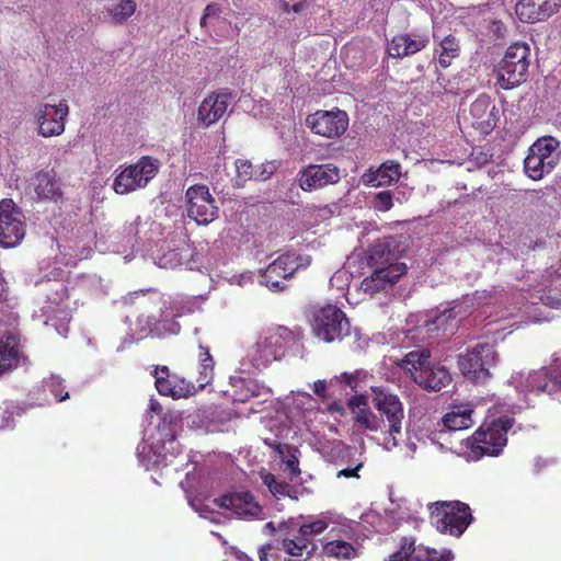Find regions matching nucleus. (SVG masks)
Listing matches in <instances>:
<instances>
[{
  "label": "nucleus",
  "instance_id": "1",
  "mask_svg": "<svg viewBox=\"0 0 561 561\" xmlns=\"http://www.w3.org/2000/svg\"><path fill=\"white\" fill-rule=\"evenodd\" d=\"M514 405L496 404L495 413L502 415L484 421L476 432L466 439L468 459L478 461L483 457H497L507 445V433L513 427L515 420L512 416Z\"/></svg>",
  "mask_w": 561,
  "mask_h": 561
},
{
  "label": "nucleus",
  "instance_id": "2",
  "mask_svg": "<svg viewBox=\"0 0 561 561\" xmlns=\"http://www.w3.org/2000/svg\"><path fill=\"white\" fill-rule=\"evenodd\" d=\"M371 403L375 424L366 427L370 432L383 434L387 448L397 447L402 437V424L404 420V407L398 394L383 386H371Z\"/></svg>",
  "mask_w": 561,
  "mask_h": 561
},
{
  "label": "nucleus",
  "instance_id": "3",
  "mask_svg": "<svg viewBox=\"0 0 561 561\" xmlns=\"http://www.w3.org/2000/svg\"><path fill=\"white\" fill-rule=\"evenodd\" d=\"M401 367L423 390L438 392L451 382L449 370L431 359L426 350L409 352L402 359Z\"/></svg>",
  "mask_w": 561,
  "mask_h": 561
},
{
  "label": "nucleus",
  "instance_id": "4",
  "mask_svg": "<svg viewBox=\"0 0 561 561\" xmlns=\"http://www.w3.org/2000/svg\"><path fill=\"white\" fill-rule=\"evenodd\" d=\"M430 518L444 535L459 538L473 522L470 506L461 501H437L428 504Z\"/></svg>",
  "mask_w": 561,
  "mask_h": 561
},
{
  "label": "nucleus",
  "instance_id": "5",
  "mask_svg": "<svg viewBox=\"0 0 561 561\" xmlns=\"http://www.w3.org/2000/svg\"><path fill=\"white\" fill-rule=\"evenodd\" d=\"M530 47L524 42L510 45L496 69L497 84L511 90L526 81L530 65Z\"/></svg>",
  "mask_w": 561,
  "mask_h": 561
},
{
  "label": "nucleus",
  "instance_id": "6",
  "mask_svg": "<svg viewBox=\"0 0 561 561\" xmlns=\"http://www.w3.org/2000/svg\"><path fill=\"white\" fill-rule=\"evenodd\" d=\"M559 146L560 141L552 136L538 138L529 147L524 160L526 175L534 181H539L551 173L560 162V153L557 152Z\"/></svg>",
  "mask_w": 561,
  "mask_h": 561
},
{
  "label": "nucleus",
  "instance_id": "7",
  "mask_svg": "<svg viewBox=\"0 0 561 561\" xmlns=\"http://www.w3.org/2000/svg\"><path fill=\"white\" fill-rule=\"evenodd\" d=\"M297 341V335L291 330L279 327L268 330L260 336L253 347L251 362L256 368L266 367L274 360L285 356L287 350Z\"/></svg>",
  "mask_w": 561,
  "mask_h": 561
},
{
  "label": "nucleus",
  "instance_id": "8",
  "mask_svg": "<svg viewBox=\"0 0 561 561\" xmlns=\"http://www.w3.org/2000/svg\"><path fill=\"white\" fill-rule=\"evenodd\" d=\"M517 389L523 393L527 405L541 394L554 397L561 393V363H554L533 370L520 380Z\"/></svg>",
  "mask_w": 561,
  "mask_h": 561
},
{
  "label": "nucleus",
  "instance_id": "9",
  "mask_svg": "<svg viewBox=\"0 0 561 561\" xmlns=\"http://www.w3.org/2000/svg\"><path fill=\"white\" fill-rule=\"evenodd\" d=\"M311 263L309 255L286 253L274 260L260 275V283L272 291L285 290L287 282L299 270H306Z\"/></svg>",
  "mask_w": 561,
  "mask_h": 561
},
{
  "label": "nucleus",
  "instance_id": "10",
  "mask_svg": "<svg viewBox=\"0 0 561 561\" xmlns=\"http://www.w3.org/2000/svg\"><path fill=\"white\" fill-rule=\"evenodd\" d=\"M311 328L314 335L325 343L342 341L351 331L346 314L333 305H327L313 312Z\"/></svg>",
  "mask_w": 561,
  "mask_h": 561
},
{
  "label": "nucleus",
  "instance_id": "11",
  "mask_svg": "<svg viewBox=\"0 0 561 561\" xmlns=\"http://www.w3.org/2000/svg\"><path fill=\"white\" fill-rule=\"evenodd\" d=\"M496 352L490 343H479L458 357L462 375L476 382H484L490 377V368L495 365Z\"/></svg>",
  "mask_w": 561,
  "mask_h": 561
},
{
  "label": "nucleus",
  "instance_id": "12",
  "mask_svg": "<svg viewBox=\"0 0 561 561\" xmlns=\"http://www.w3.org/2000/svg\"><path fill=\"white\" fill-rule=\"evenodd\" d=\"M158 171L159 161L150 156H144L115 176L113 188L121 195L142 188L157 175Z\"/></svg>",
  "mask_w": 561,
  "mask_h": 561
},
{
  "label": "nucleus",
  "instance_id": "13",
  "mask_svg": "<svg viewBox=\"0 0 561 561\" xmlns=\"http://www.w3.org/2000/svg\"><path fill=\"white\" fill-rule=\"evenodd\" d=\"M24 236V215L20 207L10 198L0 201V247L14 248Z\"/></svg>",
  "mask_w": 561,
  "mask_h": 561
},
{
  "label": "nucleus",
  "instance_id": "14",
  "mask_svg": "<svg viewBox=\"0 0 561 561\" xmlns=\"http://www.w3.org/2000/svg\"><path fill=\"white\" fill-rule=\"evenodd\" d=\"M187 216L198 225H208L218 216V206L205 184L190 186L185 193Z\"/></svg>",
  "mask_w": 561,
  "mask_h": 561
},
{
  "label": "nucleus",
  "instance_id": "15",
  "mask_svg": "<svg viewBox=\"0 0 561 561\" xmlns=\"http://www.w3.org/2000/svg\"><path fill=\"white\" fill-rule=\"evenodd\" d=\"M69 106L66 100L58 104L42 103L35 110L38 135L44 138L59 136L65 131Z\"/></svg>",
  "mask_w": 561,
  "mask_h": 561
},
{
  "label": "nucleus",
  "instance_id": "16",
  "mask_svg": "<svg viewBox=\"0 0 561 561\" xmlns=\"http://www.w3.org/2000/svg\"><path fill=\"white\" fill-rule=\"evenodd\" d=\"M341 180V171L334 163L309 164L297 174V182L304 192H313L334 185Z\"/></svg>",
  "mask_w": 561,
  "mask_h": 561
},
{
  "label": "nucleus",
  "instance_id": "17",
  "mask_svg": "<svg viewBox=\"0 0 561 561\" xmlns=\"http://www.w3.org/2000/svg\"><path fill=\"white\" fill-rule=\"evenodd\" d=\"M306 124L317 135L327 138L340 137L348 127V116L342 110H319L307 116Z\"/></svg>",
  "mask_w": 561,
  "mask_h": 561
},
{
  "label": "nucleus",
  "instance_id": "18",
  "mask_svg": "<svg viewBox=\"0 0 561 561\" xmlns=\"http://www.w3.org/2000/svg\"><path fill=\"white\" fill-rule=\"evenodd\" d=\"M306 545L302 541L287 534L284 537L277 536L259 550L260 561H297L288 558L302 557L306 552Z\"/></svg>",
  "mask_w": 561,
  "mask_h": 561
},
{
  "label": "nucleus",
  "instance_id": "19",
  "mask_svg": "<svg viewBox=\"0 0 561 561\" xmlns=\"http://www.w3.org/2000/svg\"><path fill=\"white\" fill-rule=\"evenodd\" d=\"M215 504L247 519L261 518L263 508L250 491L232 492L215 499Z\"/></svg>",
  "mask_w": 561,
  "mask_h": 561
},
{
  "label": "nucleus",
  "instance_id": "20",
  "mask_svg": "<svg viewBox=\"0 0 561 561\" xmlns=\"http://www.w3.org/2000/svg\"><path fill=\"white\" fill-rule=\"evenodd\" d=\"M231 100L228 89H219L209 93L197 108V122L203 128L219 122L227 113Z\"/></svg>",
  "mask_w": 561,
  "mask_h": 561
},
{
  "label": "nucleus",
  "instance_id": "21",
  "mask_svg": "<svg viewBox=\"0 0 561 561\" xmlns=\"http://www.w3.org/2000/svg\"><path fill=\"white\" fill-rule=\"evenodd\" d=\"M497 110L486 94H480L470 105L469 118L471 126L481 135L486 136L495 128Z\"/></svg>",
  "mask_w": 561,
  "mask_h": 561
},
{
  "label": "nucleus",
  "instance_id": "22",
  "mask_svg": "<svg viewBox=\"0 0 561 561\" xmlns=\"http://www.w3.org/2000/svg\"><path fill=\"white\" fill-rule=\"evenodd\" d=\"M561 8V0H518L515 13L523 23H538L548 20Z\"/></svg>",
  "mask_w": 561,
  "mask_h": 561
},
{
  "label": "nucleus",
  "instance_id": "23",
  "mask_svg": "<svg viewBox=\"0 0 561 561\" xmlns=\"http://www.w3.org/2000/svg\"><path fill=\"white\" fill-rule=\"evenodd\" d=\"M27 357L18 334L9 333L0 339V376L23 366Z\"/></svg>",
  "mask_w": 561,
  "mask_h": 561
},
{
  "label": "nucleus",
  "instance_id": "24",
  "mask_svg": "<svg viewBox=\"0 0 561 561\" xmlns=\"http://www.w3.org/2000/svg\"><path fill=\"white\" fill-rule=\"evenodd\" d=\"M407 273L405 264H394L388 268L375 270L370 276L360 283V289L368 295H374L397 283Z\"/></svg>",
  "mask_w": 561,
  "mask_h": 561
},
{
  "label": "nucleus",
  "instance_id": "25",
  "mask_svg": "<svg viewBox=\"0 0 561 561\" xmlns=\"http://www.w3.org/2000/svg\"><path fill=\"white\" fill-rule=\"evenodd\" d=\"M430 43L425 34H399L392 37L388 44V54L392 58H403L424 49Z\"/></svg>",
  "mask_w": 561,
  "mask_h": 561
},
{
  "label": "nucleus",
  "instance_id": "26",
  "mask_svg": "<svg viewBox=\"0 0 561 561\" xmlns=\"http://www.w3.org/2000/svg\"><path fill=\"white\" fill-rule=\"evenodd\" d=\"M227 393L233 402H247L251 398L262 397L268 393V390L259 385L256 380L243 377H231L230 388Z\"/></svg>",
  "mask_w": 561,
  "mask_h": 561
},
{
  "label": "nucleus",
  "instance_id": "27",
  "mask_svg": "<svg viewBox=\"0 0 561 561\" xmlns=\"http://www.w3.org/2000/svg\"><path fill=\"white\" fill-rule=\"evenodd\" d=\"M237 180L244 183L248 181H265L276 172V165L273 162L253 164L247 159H237L234 162Z\"/></svg>",
  "mask_w": 561,
  "mask_h": 561
},
{
  "label": "nucleus",
  "instance_id": "28",
  "mask_svg": "<svg viewBox=\"0 0 561 561\" xmlns=\"http://www.w3.org/2000/svg\"><path fill=\"white\" fill-rule=\"evenodd\" d=\"M401 176V165L393 160H387L375 171L364 174L365 183L373 186H389L399 181Z\"/></svg>",
  "mask_w": 561,
  "mask_h": 561
},
{
  "label": "nucleus",
  "instance_id": "29",
  "mask_svg": "<svg viewBox=\"0 0 561 561\" xmlns=\"http://www.w3.org/2000/svg\"><path fill=\"white\" fill-rule=\"evenodd\" d=\"M35 193L39 199L59 202L64 193L56 179L48 171H38L34 176Z\"/></svg>",
  "mask_w": 561,
  "mask_h": 561
},
{
  "label": "nucleus",
  "instance_id": "30",
  "mask_svg": "<svg viewBox=\"0 0 561 561\" xmlns=\"http://www.w3.org/2000/svg\"><path fill=\"white\" fill-rule=\"evenodd\" d=\"M473 409L470 404H454L443 417V424L450 431H461L473 425Z\"/></svg>",
  "mask_w": 561,
  "mask_h": 561
},
{
  "label": "nucleus",
  "instance_id": "31",
  "mask_svg": "<svg viewBox=\"0 0 561 561\" xmlns=\"http://www.w3.org/2000/svg\"><path fill=\"white\" fill-rule=\"evenodd\" d=\"M347 407L353 414V420L360 427H375L374 412L368 407V396L366 393H356L347 401Z\"/></svg>",
  "mask_w": 561,
  "mask_h": 561
},
{
  "label": "nucleus",
  "instance_id": "32",
  "mask_svg": "<svg viewBox=\"0 0 561 561\" xmlns=\"http://www.w3.org/2000/svg\"><path fill=\"white\" fill-rule=\"evenodd\" d=\"M327 527L328 522L325 519H316L302 524L296 533L290 535L295 538V540L302 541V543L306 545L305 552L307 556H309L317 548L316 543L313 542V537L323 533Z\"/></svg>",
  "mask_w": 561,
  "mask_h": 561
},
{
  "label": "nucleus",
  "instance_id": "33",
  "mask_svg": "<svg viewBox=\"0 0 561 561\" xmlns=\"http://www.w3.org/2000/svg\"><path fill=\"white\" fill-rule=\"evenodd\" d=\"M387 242L378 241L369 249L368 265L375 270L388 268L390 265L401 264Z\"/></svg>",
  "mask_w": 561,
  "mask_h": 561
},
{
  "label": "nucleus",
  "instance_id": "34",
  "mask_svg": "<svg viewBox=\"0 0 561 561\" xmlns=\"http://www.w3.org/2000/svg\"><path fill=\"white\" fill-rule=\"evenodd\" d=\"M137 9V3L134 0H117L105 7V13L108 15L112 23L122 25L134 15Z\"/></svg>",
  "mask_w": 561,
  "mask_h": 561
},
{
  "label": "nucleus",
  "instance_id": "35",
  "mask_svg": "<svg viewBox=\"0 0 561 561\" xmlns=\"http://www.w3.org/2000/svg\"><path fill=\"white\" fill-rule=\"evenodd\" d=\"M438 55V64L442 68H447L451 65L453 60L460 55V44L454 35L445 36L435 48Z\"/></svg>",
  "mask_w": 561,
  "mask_h": 561
},
{
  "label": "nucleus",
  "instance_id": "36",
  "mask_svg": "<svg viewBox=\"0 0 561 561\" xmlns=\"http://www.w3.org/2000/svg\"><path fill=\"white\" fill-rule=\"evenodd\" d=\"M198 360H199V370H198V377H197V387L196 392L198 390L204 389L207 385H209L214 378V366L215 360L213 356L210 355L209 348L204 347L199 345V353H198Z\"/></svg>",
  "mask_w": 561,
  "mask_h": 561
},
{
  "label": "nucleus",
  "instance_id": "37",
  "mask_svg": "<svg viewBox=\"0 0 561 561\" xmlns=\"http://www.w3.org/2000/svg\"><path fill=\"white\" fill-rule=\"evenodd\" d=\"M157 391L161 396L172 397L173 399L188 398L196 393V387L194 386H175L173 385V376L171 378L157 377L154 380Z\"/></svg>",
  "mask_w": 561,
  "mask_h": 561
},
{
  "label": "nucleus",
  "instance_id": "38",
  "mask_svg": "<svg viewBox=\"0 0 561 561\" xmlns=\"http://www.w3.org/2000/svg\"><path fill=\"white\" fill-rule=\"evenodd\" d=\"M261 479L263 481V484L267 486L268 491L276 499L285 497V496H288L291 499L295 497L293 495V492L295 491L294 488L288 482H286L284 480H277V478L273 473H271V472L261 473Z\"/></svg>",
  "mask_w": 561,
  "mask_h": 561
},
{
  "label": "nucleus",
  "instance_id": "39",
  "mask_svg": "<svg viewBox=\"0 0 561 561\" xmlns=\"http://www.w3.org/2000/svg\"><path fill=\"white\" fill-rule=\"evenodd\" d=\"M323 551L330 556L342 559H350L355 554V548L344 540H332L323 546Z\"/></svg>",
  "mask_w": 561,
  "mask_h": 561
},
{
  "label": "nucleus",
  "instance_id": "40",
  "mask_svg": "<svg viewBox=\"0 0 561 561\" xmlns=\"http://www.w3.org/2000/svg\"><path fill=\"white\" fill-rule=\"evenodd\" d=\"M454 554L450 550L437 551L436 549L417 547L416 554L410 561H451Z\"/></svg>",
  "mask_w": 561,
  "mask_h": 561
},
{
  "label": "nucleus",
  "instance_id": "41",
  "mask_svg": "<svg viewBox=\"0 0 561 561\" xmlns=\"http://www.w3.org/2000/svg\"><path fill=\"white\" fill-rule=\"evenodd\" d=\"M367 377L368 371L357 369L354 373H342L340 376L334 377V379L355 391L359 385L367 379Z\"/></svg>",
  "mask_w": 561,
  "mask_h": 561
},
{
  "label": "nucleus",
  "instance_id": "42",
  "mask_svg": "<svg viewBox=\"0 0 561 561\" xmlns=\"http://www.w3.org/2000/svg\"><path fill=\"white\" fill-rule=\"evenodd\" d=\"M44 388L49 391L56 401L61 402L69 396L67 391H64V380L59 376H50L44 381Z\"/></svg>",
  "mask_w": 561,
  "mask_h": 561
},
{
  "label": "nucleus",
  "instance_id": "43",
  "mask_svg": "<svg viewBox=\"0 0 561 561\" xmlns=\"http://www.w3.org/2000/svg\"><path fill=\"white\" fill-rule=\"evenodd\" d=\"M373 206L376 210L386 213L393 206L392 193L390 191H381L374 197Z\"/></svg>",
  "mask_w": 561,
  "mask_h": 561
},
{
  "label": "nucleus",
  "instance_id": "44",
  "mask_svg": "<svg viewBox=\"0 0 561 561\" xmlns=\"http://www.w3.org/2000/svg\"><path fill=\"white\" fill-rule=\"evenodd\" d=\"M471 157L477 165L484 167L492 160L493 154L490 152V149L479 147L472 149Z\"/></svg>",
  "mask_w": 561,
  "mask_h": 561
},
{
  "label": "nucleus",
  "instance_id": "45",
  "mask_svg": "<svg viewBox=\"0 0 561 561\" xmlns=\"http://www.w3.org/2000/svg\"><path fill=\"white\" fill-rule=\"evenodd\" d=\"M399 550L403 553V557L407 558V561H410V559H412L417 552L415 539L412 537L402 538Z\"/></svg>",
  "mask_w": 561,
  "mask_h": 561
},
{
  "label": "nucleus",
  "instance_id": "46",
  "mask_svg": "<svg viewBox=\"0 0 561 561\" xmlns=\"http://www.w3.org/2000/svg\"><path fill=\"white\" fill-rule=\"evenodd\" d=\"M285 465H286V469L290 472L291 476L298 477L300 474L299 459L295 454H291L285 460Z\"/></svg>",
  "mask_w": 561,
  "mask_h": 561
},
{
  "label": "nucleus",
  "instance_id": "47",
  "mask_svg": "<svg viewBox=\"0 0 561 561\" xmlns=\"http://www.w3.org/2000/svg\"><path fill=\"white\" fill-rule=\"evenodd\" d=\"M14 417L13 414L0 408V430L13 428Z\"/></svg>",
  "mask_w": 561,
  "mask_h": 561
},
{
  "label": "nucleus",
  "instance_id": "48",
  "mask_svg": "<svg viewBox=\"0 0 561 561\" xmlns=\"http://www.w3.org/2000/svg\"><path fill=\"white\" fill-rule=\"evenodd\" d=\"M362 467H363V463L359 462L354 468H344V469L337 471L336 477L337 478H346V479H350V478L358 479L359 478L358 471L360 470Z\"/></svg>",
  "mask_w": 561,
  "mask_h": 561
},
{
  "label": "nucleus",
  "instance_id": "49",
  "mask_svg": "<svg viewBox=\"0 0 561 561\" xmlns=\"http://www.w3.org/2000/svg\"><path fill=\"white\" fill-rule=\"evenodd\" d=\"M313 392L322 400L329 398L328 394V382L325 380H317L313 382Z\"/></svg>",
  "mask_w": 561,
  "mask_h": 561
},
{
  "label": "nucleus",
  "instance_id": "50",
  "mask_svg": "<svg viewBox=\"0 0 561 561\" xmlns=\"http://www.w3.org/2000/svg\"><path fill=\"white\" fill-rule=\"evenodd\" d=\"M358 51H359V49L356 45L348 44L343 47L342 55H343L344 62H345L346 67H348V68L355 67V64L348 62V58L351 55L355 56Z\"/></svg>",
  "mask_w": 561,
  "mask_h": 561
},
{
  "label": "nucleus",
  "instance_id": "51",
  "mask_svg": "<svg viewBox=\"0 0 561 561\" xmlns=\"http://www.w3.org/2000/svg\"><path fill=\"white\" fill-rule=\"evenodd\" d=\"M204 12L206 13V16L218 18L221 13V8L217 3H209L206 5Z\"/></svg>",
  "mask_w": 561,
  "mask_h": 561
},
{
  "label": "nucleus",
  "instance_id": "52",
  "mask_svg": "<svg viewBox=\"0 0 561 561\" xmlns=\"http://www.w3.org/2000/svg\"><path fill=\"white\" fill-rule=\"evenodd\" d=\"M153 377L157 380V377L171 378L170 370L167 366H157L153 370Z\"/></svg>",
  "mask_w": 561,
  "mask_h": 561
},
{
  "label": "nucleus",
  "instance_id": "53",
  "mask_svg": "<svg viewBox=\"0 0 561 561\" xmlns=\"http://www.w3.org/2000/svg\"><path fill=\"white\" fill-rule=\"evenodd\" d=\"M308 8L307 0H301L291 5V11L295 13H302Z\"/></svg>",
  "mask_w": 561,
  "mask_h": 561
},
{
  "label": "nucleus",
  "instance_id": "54",
  "mask_svg": "<svg viewBox=\"0 0 561 561\" xmlns=\"http://www.w3.org/2000/svg\"><path fill=\"white\" fill-rule=\"evenodd\" d=\"M385 561H407V558L403 557V553L400 550H398L390 554Z\"/></svg>",
  "mask_w": 561,
  "mask_h": 561
},
{
  "label": "nucleus",
  "instance_id": "55",
  "mask_svg": "<svg viewBox=\"0 0 561 561\" xmlns=\"http://www.w3.org/2000/svg\"><path fill=\"white\" fill-rule=\"evenodd\" d=\"M173 385L175 386H182V387H185V385L187 386H194V387H197V385L191 382V381H186L184 379H181L179 378L178 376H173Z\"/></svg>",
  "mask_w": 561,
  "mask_h": 561
},
{
  "label": "nucleus",
  "instance_id": "56",
  "mask_svg": "<svg viewBox=\"0 0 561 561\" xmlns=\"http://www.w3.org/2000/svg\"><path fill=\"white\" fill-rule=\"evenodd\" d=\"M279 456L284 455V447L286 445H282L280 443L268 444Z\"/></svg>",
  "mask_w": 561,
  "mask_h": 561
},
{
  "label": "nucleus",
  "instance_id": "57",
  "mask_svg": "<svg viewBox=\"0 0 561 561\" xmlns=\"http://www.w3.org/2000/svg\"><path fill=\"white\" fill-rule=\"evenodd\" d=\"M207 19H209V16H206V13L204 12V14H203V15H202V18H201V22H199V24H201V26H202V27H205V26H206V24H207Z\"/></svg>",
  "mask_w": 561,
  "mask_h": 561
},
{
  "label": "nucleus",
  "instance_id": "58",
  "mask_svg": "<svg viewBox=\"0 0 561 561\" xmlns=\"http://www.w3.org/2000/svg\"><path fill=\"white\" fill-rule=\"evenodd\" d=\"M283 9L287 13L291 12V5H289V3H284Z\"/></svg>",
  "mask_w": 561,
  "mask_h": 561
}]
</instances>
